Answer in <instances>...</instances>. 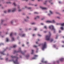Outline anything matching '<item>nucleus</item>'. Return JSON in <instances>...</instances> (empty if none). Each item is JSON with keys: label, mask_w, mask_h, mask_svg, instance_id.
Instances as JSON below:
<instances>
[{"label": "nucleus", "mask_w": 64, "mask_h": 64, "mask_svg": "<svg viewBox=\"0 0 64 64\" xmlns=\"http://www.w3.org/2000/svg\"><path fill=\"white\" fill-rule=\"evenodd\" d=\"M11 57L12 58H16L17 59H16V60L15 61H14V63L16 64H19V62H18V57L17 56H11Z\"/></svg>", "instance_id": "1"}, {"label": "nucleus", "mask_w": 64, "mask_h": 64, "mask_svg": "<svg viewBox=\"0 0 64 64\" xmlns=\"http://www.w3.org/2000/svg\"><path fill=\"white\" fill-rule=\"evenodd\" d=\"M26 50H25L24 53L23 52H22V51H21V48H20L19 50H18V51H16V50H14V54H15V53H18V52H21V54H22V55H24V54H25V53L26 52Z\"/></svg>", "instance_id": "2"}, {"label": "nucleus", "mask_w": 64, "mask_h": 64, "mask_svg": "<svg viewBox=\"0 0 64 64\" xmlns=\"http://www.w3.org/2000/svg\"><path fill=\"white\" fill-rule=\"evenodd\" d=\"M49 34H48V35L46 36V40L47 41H49L50 40V36L51 35V34L50 32H49Z\"/></svg>", "instance_id": "3"}, {"label": "nucleus", "mask_w": 64, "mask_h": 64, "mask_svg": "<svg viewBox=\"0 0 64 64\" xmlns=\"http://www.w3.org/2000/svg\"><path fill=\"white\" fill-rule=\"evenodd\" d=\"M49 28L51 30H53L54 31V33H55V32H56L55 29L54 28V26H53L52 25L51 26L49 27Z\"/></svg>", "instance_id": "4"}, {"label": "nucleus", "mask_w": 64, "mask_h": 64, "mask_svg": "<svg viewBox=\"0 0 64 64\" xmlns=\"http://www.w3.org/2000/svg\"><path fill=\"white\" fill-rule=\"evenodd\" d=\"M46 48V42H45L44 44L43 45L42 47V50H44L45 48Z\"/></svg>", "instance_id": "5"}, {"label": "nucleus", "mask_w": 64, "mask_h": 64, "mask_svg": "<svg viewBox=\"0 0 64 64\" xmlns=\"http://www.w3.org/2000/svg\"><path fill=\"white\" fill-rule=\"evenodd\" d=\"M22 34V33L21 34H19V35H20V36H21V35H22V37H25V36H26V34Z\"/></svg>", "instance_id": "6"}, {"label": "nucleus", "mask_w": 64, "mask_h": 64, "mask_svg": "<svg viewBox=\"0 0 64 64\" xmlns=\"http://www.w3.org/2000/svg\"><path fill=\"white\" fill-rule=\"evenodd\" d=\"M6 50V49H5L3 51V52H0V53H1L2 54H3V55H5V54H4V52Z\"/></svg>", "instance_id": "7"}, {"label": "nucleus", "mask_w": 64, "mask_h": 64, "mask_svg": "<svg viewBox=\"0 0 64 64\" xmlns=\"http://www.w3.org/2000/svg\"><path fill=\"white\" fill-rule=\"evenodd\" d=\"M15 10H16V8H13V10L12 11V12H15Z\"/></svg>", "instance_id": "8"}, {"label": "nucleus", "mask_w": 64, "mask_h": 64, "mask_svg": "<svg viewBox=\"0 0 64 64\" xmlns=\"http://www.w3.org/2000/svg\"><path fill=\"white\" fill-rule=\"evenodd\" d=\"M40 7L41 8H42V10H45V9H46V8H43L41 6H40Z\"/></svg>", "instance_id": "9"}, {"label": "nucleus", "mask_w": 64, "mask_h": 64, "mask_svg": "<svg viewBox=\"0 0 64 64\" xmlns=\"http://www.w3.org/2000/svg\"><path fill=\"white\" fill-rule=\"evenodd\" d=\"M60 60L61 62H62L64 60V59L63 58L60 59Z\"/></svg>", "instance_id": "10"}, {"label": "nucleus", "mask_w": 64, "mask_h": 64, "mask_svg": "<svg viewBox=\"0 0 64 64\" xmlns=\"http://www.w3.org/2000/svg\"><path fill=\"white\" fill-rule=\"evenodd\" d=\"M52 23H55V21L54 20H52Z\"/></svg>", "instance_id": "11"}, {"label": "nucleus", "mask_w": 64, "mask_h": 64, "mask_svg": "<svg viewBox=\"0 0 64 64\" xmlns=\"http://www.w3.org/2000/svg\"><path fill=\"white\" fill-rule=\"evenodd\" d=\"M30 57V56L29 55H27L26 56V58H28V57Z\"/></svg>", "instance_id": "12"}, {"label": "nucleus", "mask_w": 64, "mask_h": 64, "mask_svg": "<svg viewBox=\"0 0 64 64\" xmlns=\"http://www.w3.org/2000/svg\"><path fill=\"white\" fill-rule=\"evenodd\" d=\"M46 22H48V23H52V21H49V20L47 21Z\"/></svg>", "instance_id": "13"}, {"label": "nucleus", "mask_w": 64, "mask_h": 64, "mask_svg": "<svg viewBox=\"0 0 64 64\" xmlns=\"http://www.w3.org/2000/svg\"><path fill=\"white\" fill-rule=\"evenodd\" d=\"M42 63H47V61H46L44 62V61H43V60H42Z\"/></svg>", "instance_id": "14"}, {"label": "nucleus", "mask_w": 64, "mask_h": 64, "mask_svg": "<svg viewBox=\"0 0 64 64\" xmlns=\"http://www.w3.org/2000/svg\"><path fill=\"white\" fill-rule=\"evenodd\" d=\"M37 17H38V18H40V17L39 16H36V18H34L35 19H37Z\"/></svg>", "instance_id": "15"}, {"label": "nucleus", "mask_w": 64, "mask_h": 64, "mask_svg": "<svg viewBox=\"0 0 64 64\" xmlns=\"http://www.w3.org/2000/svg\"><path fill=\"white\" fill-rule=\"evenodd\" d=\"M61 26H64V23L62 24H61Z\"/></svg>", "instance_id": "16"}, {"label": "nucleus", "mask_w": 64, "mask_h": 64, "mask_svg": "<svg viewBox=\"0 0 64 64\" xmlns=\"http://www.w3.org/2000/svg\"><path fill=\"white\" fill-rule=\"evenodd\" d=\"M56 46L55 44L53 46V47L54 48H56Z\"/></svg>", "instance_id": "17"}, {"label": "nucleus", "mask_w": 64, "mask_h": 64, "mask_svg": "<svg viewBox=\"0 0 64 64\" xmlns=\"http://www.w3.org/2000/svg\"><path fill=\"white\" fill-rule=\"evenodd\" d=\"M11 12V10H8V13H9V12Z\"/></svg>", "instance_id": "18"}, {"label": "nucleus", "mask_w": 64, "mask_h": 64, "mask_svg": "<svg viewBox=\"0 0 64 64\" xmlns=\"http://www.w3.org/2000/svg\"><path fill=\"white\" fill-rule=\"evenodd\" d=\"M32 52L31 53V54H32L33 53V52H34V50H32Z\"/></svg>", "instance_id": "19"}, {"label": "nucleus", "mask_w": 64, "mask_h": 64, "mask_svg": "<svg viewBox=\"0 0 64 64\" xmlns=\"http://www.w3.org/2000/svg\"><path fill=\"white\" fill-rule=\"evenodd\" d=\"M44 28H45L46 29H47V26H45Z\"/></svg>", "instance_id": "20"}, {"label": "nucleus", "mask_w": 64, "mask_h": 64, "mask_svg": "<svg viewBox=\"0 0 64 64\" xmlns=\"http://www.w3.org/2000/svg\"><path fill=\"white\" fill-rule=\"evenodd\" d=\"M50 13L52 14H53V13H52V12H51L50 10Z\"/></svg>", "instance_id": "21"}, {"label": "nucleus", "mask_w": 64, "mask_h": 64, "mask_svg": "<svg viewBox=\"0 0 64 64\" xmlns=\"http://www.w3.org/2000/svg\"><path fill=\"white\" fill-rule=\"evenodd\" d=\"M16 45H14L13 46V47H14V48H15V47H16Z\"/></svg>", "instance_id": "22"}, {"label": "nucleus", "mask_w": 64, "mask_h": 64, "mask_svg": "<svg viewBox=\"0 0 64 64\" xmlns=\"http://www.w3.org/2000/svg\"><path fill=\"white\" fill-rule=\"evenodd\" d=\"M53 41V40L52 39H51V40H50V42H52Z\"/></svg>", "instance_id": "23"}, {"label": "nucleus", "mask_w": 64, "mask_h": 64, "mask_svg": "<svg viewBox=\"0 0 64 64\" xmlns=\"http://www.w3.org/2000/svg\"><path fill=\"white\" fill-rule=\"evenodd\" d=\"M6 42H8V41H9V40H8V38H6Z\"/></svg>", "instance_id": "24"}, {"label": "nucleus", "mask_w": 64, "mask_h": 64, "mask_svg": "<svg viewBox=\"0 0 64 64\" xmlns=\"http://www.w3.org/2000/svg\"><path fill=\"white\" fill-rule=\"evenodd\" d=\"M47 1H45V3H44V4H45V5H46V2H47Z\"/></svg>", "instance_id": "25"}, {"label": "nucleus", "mask_w": 64, "mask_h": 64, "mask_svg": "<svg viewBox=\"0 0 64 64\" xmlns=\"http://www.w3.org/2000/svg\"><path fill=\"white\" fill-rule=\"evenodd\" d=\"M12 32H11L10 33V36H12Z\"/></svg>", "instance_id": "26"}, {"label": "nucleus", "mask_w": 64, "mask_h": 64, "mask_svg": "<svg viewBox=\"0 0 64 64\" xmlns=\"http://www.w3.org/2000/svg\"><path fill=\"white\" fill-rule=\"evenodd\" d=\"M61 29L62 30H63V27H61Z\"/></svg>", "instance_id": "27"}, {"label": "nucleus", "mask_w": 64, "mask_h": 64, "mask_svg": "<svg viewBox=\"0 0 64 64\" xmlns=\"http://www.w3.org/2000/svg\"><path fill=\"white\" fill-rule=\"evenodd\" d=\"M4 45V44H0V46H1V45Z\"/></svg>", "instance_id": "28"}, {"label": "nucleus", "mask_w": 64, "mask_h": 64, "mask_svg": "<svg viewBox=\"0 0 64 64\" xmlns=\"http://www.w3.org/2000/svg\"><path fill=\"white\" fill-rule=\"evenodd\" d=\"M38 14V13L36 12H34V14Z\"/></svg>", "instance_id": "29"}, {"label": "nucleus", "mask_w": 64, "mask_h": 64, "mask_svg": "<svg viewBox=\"0 0 64 64\" xmlns=\"http://www.w3.org/2000/svg\"><path fill=\"white\" fill-rule=\"evenodd\" d=\"M6 3H7V4H8L9 3H11V2H6Z\"/></svg>", "instance_id": "30"}, {"label": "nucleus", "mask_w": 64, "mask_h": 64, "mask_svg": "<svg viewBox=\"0 0 64 64\" xmlns=\"http://www.w3.org/2000/svg\"><path fill=\"white\" fill-rule=\"evenodd\" d=\"M58 36H56V39H57L58 38Z\"/></svg>", "instance_id": "31"}, {"label": "nucleus", "mask_w": 64, "mask_h": 64, "mask_svg": "<svg viewBox=\"0 0 64 64\" xmlns=\"http://www.w3.org/2000/svg\"><path fill=\"white\" fill-rule=\"evenodd\" d=\"M14 4L15 6H16V4H15V3H14Z\"/></svg>", "instance_id": "32"}, {"label": "nucleus", "mask_w": 64, "mask_h": 64, "mask_svg": "<svg viewBox=\"0 0 64 64\" xmlns=\"http://www.w3.org/2000/svg\"><path fill=\"white\" fill-rule=\"evenodd\" d=\"M50 14H48V16H50Z\"/></svg>", "instance_id": "33"}, {"label": "nucleus", "mask_w": 64, "mask_h": 64, "mask_svg": "<svg viewBox=\"0 0 64 64\" xmlns=\"http://www.w3.org/2000/svg\"><path fill=\"white\" fill-rule=\"evenodd\" d=\"M12 39L13 41H14V38H12Z\"/></svg>", "instance_id": "34"}, {"label": "nucleus", "mask_w": 64, "mask_h": 64, "mask_svg": "<svg viewBox=\"0 0 64 64\" xmlns=\"http://www.w3.org/2000/svg\"><path fill=\"white\" fill-rule=\"evenodd\" d=\"M32 25H33L34 24H35V23H32L31 24Z\"/></svg>", "instance_id": "35"}, {"label": "nucleus", "mask_w": 64, "mask_h": 64, "mask_svg": "<svg viewBox=\"0 0 64 64\" xmlns=\"http://www.w3.org/2000/svg\"><path fill=\"white\" fill-rule=\"evenodd\" d=\"M46 32H47L46 31H44V32L45 33H46Z\"/></svg>", "instance_id": "36"}, {"label": "nucleus", "mask_w": 64, "mask_h": 64, "mask_svg": "<svg viewBox=\"0 0 64 64\" xmlns=\"http://www.w3.org/2000/svg\"><path fill=\"white\" fill-rule=\"evenodd\" d=\"M33 47H34L35 48H36V47H37V46H33Z\"/></svg>", "instance_id": "37"}, {"label": "nucleus", "mask_w": 64, "mask_h": 64, "mask_svg": "<svg viewBox=\"0 0 64 64\" xmlns=\"http://www.w3.org/2000/svg\"><path fill=\"white\" fill-rule=\"evenodd\" d=\"M38 49H37L36 51V53H37V52H38Z\"/></svg>", "instance_id": "38"}, {"label": "nucleus", "mask_w": 64, "mask_h": 64, "mask_svg": "<svg viewBox=\"0 0 64 64\" xmlns=\"http://www.w3.org/2000/svg\"><path fill=\"white\" fill-rule=\"evenodd\" d=\"M34 56H35V57H37L38 56L36 55H35Z\"/></svg>", "instance_id": "39"}, {"label": "nucleus", "mask_w": 64, "mask_h": 64, "mask_svg": "<svg viewBox=\"0 0 64 64\" xmlns=\"http://www.w3.org/2000/svg\"><path fill=\"white\" fill-rule=\"evenodd\" d=\"M36 35L35 34H33L32 35L33 36H35Z\"/></svg>", "instance_id": "40"}, {"label": "nucleus", "mask_w": 64, "mask_h": 64, "mask_svg": "<svg viewBox=\"0 0 64 64\" xmlns=\"http://www.w3.org/2000/svg\"><path fill=\"white\" fill-rule=\"evenodd\" d=\"M44 19H45V18H42V20H44Z\"/></svg>", "instance_id": "41"}, {"label": "nucleus", "mask_w": 64, "mask_h": 64, "mask_svg": "<svg viewBox=\"0 0 64 64\" xmlns=\"http://www.w3.org/2000/svg\"><path fill=\"white\" fill-rule=\"evenodd\" d=\"M28 9H31V8H28Z\"/></svg>", "instance_id": "42"}, {"label": "nucleus", "mask_w": 64, "mask_h": 64, "mask_svg": "<svg viewBox=\"0 0 64 64\" xmlns=\"http://www.w3.org/2000/svg\"><path fill=\"white\" fill-rule=\"evenodd\" d=\"M57 18H58V19H60V18L59 17H57Z\"/></svg>", "instance_id": "43"}, {"label": "nucleus", "mask_w": 64, "mask_h": 64, "mask_svg": "<svg viewBox=\"0 0 64 64\" xmlns=\"http://www.w3.org/2000/svg\"><path fill=\"white\" fill-rule=\"evenodd\" d=\"M6 61H7L8 60V58H7L6 60Z\"/></svg>", "instance_id": "44"}, {"label": "nucleus", "mask_w": 64, "mask_h": 64, "mask_svg": "<svg viewBox=\"0 0 64 64\" xmlns=\"http://www.w3.org/2000/svg\"><path fill=\"white\" fill-rule=\"evenodd\" d=\"M36 59V58H32V59Z\"/></svg>", "instance_id": "45"}, {"label": "nucleus", "mask_w": 64, "mask_h": 64, "mask_svg": "<svg viewBox=\"0 0 64 64\" xmlns=\"http://www.w3.org/2000/svg\"><path fill=\"white\" fill-rule=\"evenodd\" d=\"M61 32V30H59V33H60Z\"/></svg>", "instance_id": "46"}, {"label": "nucleus", "mask_w": 64, "mask_h": 64, "mask_svg": "<svg viewBox=\"0 0 64 64\" xmlns=\"http://www.w3.org/2000/svg\"><path fill=\"white\" fill-rule=\"evenodd\" d=\"M58 2L60 3H60H61V2L60 1L59 2Z\"/></svg>", "instance_id": "47"}, {"label": "nucleus", "mask_w": 64, "mask_h": 64, "mask_svg": "<svg viewBox=\"0 0 64 64\" xmlns=\"http://www.w3.org/2000/svg\"><path fill=\"white\" fill-rule=\"evenodd\" d=\"M25 0V1H28V0Z\"/></svg>", "instance_id": "48"}, {"label": "nucleus", "mask_w": 64, "mask_h": 64, "mask_svg": "<svg viewBox=\"0 0 64 64\" xmlns=\"http://www.w3.org/2000/svg\"><path fill=\"white\" fill-rule=\"evenodd\" d=\"M37 30V28H36L34 29V30Z\"/></svg>", "instance_id": "49"}, {"label": "nucleus", "mask_w": 64, "mask_h": 64, "mask_svg": "<svg viewBox=\"0 0 64 64\" xmlns=\"http://www.w3.org/2000/svg\"><path fill=\"white\" fill-rule=\"evenodd\" d=\"M59 60H58L57 61V62L58 63H59Z\"/></svg>", "instance_id": "50"}, {"label": "nucleus", "mask_w": 64, "mask_h": 64, "mask_svg": "<svg viewBox=\"0 0 64 64\" xmlns=\"http://www.w3.org/2000/svg\"><path fill=\"white\" fill-rule=\"evenodd\" d=\"M3 21H4V20H2L1 23H2V22H3Z\"/></svg>", "instance_id": "51"}, {"label": "nucleus", "mask_w": 64, "mask_h": 64, "mask_svg": "<svg viewBox=\"0 0 64 64\" xmlns=\"http://www.w3.org/2000/svg\"><path fill=\"white\" fill-rule=\"evenodd\" d=\"M38 36H41V35L39 34H38Z\"/></svg>", "instance_id": "52"}, {"label": "nucleus", "mask_w": 64, "mask_h": 64, "mask_svg": "<svg viewBox=\"0 0 64 64\" xmlns=\"http://www.w3.org/2000/svg\"><path fill=\"white\" fill-rule=\"evenodd\" d=\"M41 24L42 25H44V24H43V23H41Z\"/></svg>", "instance_id": "53"}, {"label": "nucleus", "mask_w": 64, "mask_h": 64, "mask_svg": "<svg viewBox=\"0 0 64 64\" xmlns=\"http://www.w3.org/2000/svg\"><path fill=\"white\" fill-rule=\"evenodd\" d=\"M0 59L1 60H3V58H1Z\"/></svg>", "instance_id": "54"}, {"label": "nucleus", "mask_w": 64, "mask_h": 64, "mask_svg": "<svg viewBox=\"0 0 64 64\" xmlns=\"http://www.w3.org/2000/svg\"><path fill=\"white\" fill-rule=\"evenodd\" d=\"M18 11H19V12H20V11H21V10H18Z\"/></svg>", "instance_id": "55"}, {"label": "nucleus", "mask_w": 64, "mask_h": 64, "mask_svg": "<svg viewBox=\"0 0 64 64\" xmlns=\"http://www.w3.org/2000/svg\"><path fill=\"white\" fill-rule=\"evenodd\" d=\"M2 33V32H0V34Z\"/></svg>", "instance_id": "56"}, {"label": "nucleus", "mask_w": 64, "mask_h": 64, "mask_svg": "<svg viewBox=\"0 0 64 64\" xmlns=\"http://www.w3.org/2000/svg\"><path fill=\"white\" fill-rule=\"evenodd\" d=\"M29 43V42H28L27 43H26V44H28Z\"/></svg>", "instance_id": "57"}, {"label": "nucleus", "mask_w": 64, "mask_h": 64, "mask_svg": "<svg viewBox=\"0 0 64 64\" xmlns=\"http://www.w3.org/2000/svg\"><path fill=\"white\" fill-rule=\"evenodd\" d=\"M36 44H38V42H36Z\"/></svg>", "instance_id": "58"}, {"label": "nucleus", "mask_w": 64, "mask_h": 64, "mask_svg": "<svg viewBox=\"0 0 64 64\" xmlns=\"http://www.w3.org/2000/svg\"><path fill=\"white\" fill-rule=\"evenodd\" d=\"M41 45V44H39V45H38V46H40Z\"/></svg>", "instance_id": "59"}, {"label": "nucleus", "mask_w": 64, "mask_h": 64, "mask_svg": "<svg viewBox=\"0 0 64 64\" xmlns=\"http://www.w3.org/2000/svg\"><path fill=\"white\" fill-rule=\"evenodd\" d=\"M24 44H23L22 45V46H23V47H24Z\"/></svg>", "instance_id": "60"}, {"label": "nucleus", "mask_w": 64, "mask_h": 64, "mask_svg": "<svg viewBox=\"0 0 64 64\" xmlns=\"http://www.w3.org/2000/svg\"><path fill=\"white\" fill-rule=\"evenodd\" d=\"M24 20H25V21H26V22H27V21L26 20H25V19Z\"/></svg>", "instance_id": "61"}, {"label": "nucleus", "mask_w": 64, "mask_h": 64, "mask_svg": "<svg viewBox=\"0 0 64 64\" xmlns=\"http://www.w3.org/2000/svg\"><path fill=\"white\" fill-rule=\"evenodd\" d=\"M4 13H6V11H4Z\"/></svg>", "instance_id": "62"}, {"label": "nucleus", "mask_w": 64, "mask_h": 64, "mask_svg": "<svg viewBox=\"0 0 64 64\" xmlns=\"http://www.w3.org/2000/svg\"><path fill=\"white\" fill-rule=\"evenodd\" d=\"M8 55H9V54H7V56H8Z\"/></svg>", "instance_id": "63"}, {"label": "nucleus", "mask_w": 64, "mask_h": 64, "mask_svg": "<svg viewBox=\"0 0 64 64\" xmlns=\"http://www.w3.org/2000/svg\"><path fill=\"white\" fill-rule=\"evenodd\" d=\"M62 47H64V46H62Z\"/></svg>", "instance_id": "64"}]
</instances>
